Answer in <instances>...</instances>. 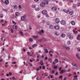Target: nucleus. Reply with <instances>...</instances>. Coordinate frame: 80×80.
Wrapping results in <instances>:
<instances>
[{
	"label": "nucleus",
	"mask_w": 80,
	"mask_h": 80,
	"mask_svg": "<svg viewBox=\"0 0 80 80\" xmlns=\"http://www.w3.org/2000/svg\"><path fill=\"white\" fill-rule=\"evenodd\" d=\"M45 4H48V2L47 1H44L40 4V5L41 7H45Z\"/></svg>",
	"instance_id": "1"
},
{
	"label": "nucleus",
	"mask_w": 80,
	"mask_h": 80,
	"mask_svg": "<svg viewBox=\"0 0 80 80\" xmlns=\"http://www.w3.org/2000/svg\"><path fill=\"white\" fill-rule=\"evenodd\" d=\"M63 11L64 12H65V13H69L70 15H73V11H72L70 12V11H69V10H64Z\"/></svg>",
	"instance_id": "2"
},
{
	"label": "nucleus",
	"mask_w": 80,
	"mask_h": 80,
	"mask_svg": "<svg viewBox=\"0 0 80 80\" xmlns=\"http://www.w3.org/2000/svg\"><path fill=\"white\" fill-rule=\"evenodd\" d=\"M26 17L25 16H22L21 17V21H25L26 20Z\"/></svg>",
	"instance_id": "3"
},
{
	"label": "nucleus",
	"mask_w": 80,
	"mask_h": 80,
	"mask_svg": "<svg viewBox=\"0 0 80 80\" xmlns=\"http://www.w3.org/2000/svg\"><path fill=\"white\" fill-rule=\"evenodd\" d=\"M42 13L44 15H45L47 13V11L46 10H43L42 11Z\"/></svg>",
	"instance_id": "4"
},
{
	"label": "nucleus",
	"mask_w": 80,
	"mask_h": 80,
	"mask_svg": "<svg viewBox=\"0 0 80 80\" xmlns=\"http://www.w3.org/2000/svg\"><path fill=\"white\" fill-rule=\"evenodd\" d=\"M63 47L64 48H65L66 50H68V51L69 50H70V48H69V47H67L65 46H64Z\"/></svg>",
	"instance_id": "5"
},
{
	"label": "nucleus",
	"mask_w": 80,
	"mask_h": 80,
	"mask_svg": "<svg viewBox=\"0 0 80 80\" xmlns=\"http://www.w3.org/2000/svg\"><path fill=\"white\" fill-rule=\"evenodd\" d=\"M49 55L51 56V57H53V52L51 51H49Z\"/></svg>",
	"instance_id": "6"
},
{
	"label": "nucleus",
	"mask_w": 80,
	"mask_h": 80,
	"mask_svg": "<svg viewBox=\"0 0 80 80\" xmlns=\"http://www.w3.org/2000/svg\"><path fill=\"white\" fill-rule=\"evenodd\" d=\"M68 36L69 39H70L71 40L73 39V37L72 35H70L69 34H68Z\"/></svg>",
	"instance_id": "7"
},
{
	"label": "nucleus",
	"mask_w": 80,
	"mask_h": 80,
	"mask_svg": "<svg viewBox=\"0 0 80 80\" xmlns=\"http://www.w3.org/2000/svg\"><path fill=\"white\" fill-rule=\"evenodd\" d=\"M61 23L62 25H64L65 24V21L64 20H62L61 22Z\"/></svg>",
	"instance_id": "8"
},
{
	"label": "nucleus",
	"mask_w": 80,
	"mask_h": 80,
	"mask_svg": "<svg viewBox=\"0 0 80 80\" xmlns=\"http://www.w3.org/2000/svg\"><path fill=\"white\" fill-rule=\"evenodd\" d=\"M44 51L45 53H48V49H46V48H45L44 49Z\"/></svg>",
	"instance_id": "9"
},
{
	"label": "nucleus",
	"mask_w": 80,
	"mask_h": 80,
	"mask_svg": "<svg viewBox=\"0 0 80 80\" xmlns=\"http://www.w3.org/2000/svg\"><path fill=\"white\" fill-rule=\"evenodd\" d=\"M19 35H21V36H23V32L21 31H19Z\"/></svg>",
	"instance_id": "10"
},
{
	"label": "nucleus",
	"mask_w": 80,
	"mask_h": 80,
	"mask_svg": "<svg viewBox=\"0 0 80 80\" xmlns=\"http://www.w3.org/2000/svg\"><path fill=\"white\" fill-rule=\"evenodd\" d=\"M32 38L34 39H37V38H38V36H33Z\"/></svg>",
	"instance_id": "11"
},
{
	"label": "nucleus",
	"mask_w": 80,
	"mask_h": 80,
	"mask_svg": "<svg viewBox=\"0 0 80 80\" xmlns=\"http://www.w3.org/2000/svg\"><path fill=\"white\" fill-rule=\"evenodd\" d=\"M5 3L6 5H8L9 4V1L8 0H5Z\"/></svg>",
	"instance_id": "12"
},
{
	"label": "nucleus",
	"mask_w": 80,
	"mask_h": 80,
	"mask_svg": "<svg viewBox=\"0 0 80 80\" xmlns=\"http://www.w3.org/2000/svg\"><path fill=\"white\" fill-rule=\"evenodd\" d=\"M41 69H42V66H41L38 67L37 68L36 70H37V71H39Z\"/></svg>",
	"instance_id": "13"
},
{
	"label": "nucleus",
	"mask_w": 80,
	"mask_h": 80,
	"mask_svg": "<svg viewBox=\"0 0 80 80\" xmlns=\"http://www.w3.org/2000/svg\"><path fill=\"white\" fill-rule=\"evenodd\" d=\"M43 30H40L38 32V33H39V34H40V35H41V34H42V33H43Z\"/></svg>",
	"instance_id": "14"
},
{
	"label": "nucleus",
	"mask_w": 80,
	"mask_h": 80,
	"mask_svg": "<svg viewBox=\"0 0 80 80\" xmlns=\"http://www.w3.org/2000/svg\"><path fill=\"white\" fill-rule=\"evenodd\" d=\"M52 10L53 11H54V10H55V11H57V8L55 7H53L52 8Z\"/></svg>",
	"instance_id": "15"
},
{
	"label": "nucleus",
	"mask_w": 80,
	"mask_h": 80,
	"mask_svg": "<svg viewBox=\"0 0 80 80\" xmlns=\"http://www.w3.org/2000/svg\"><path fill=\"white\" fill-rule=\"evenodd\" d=\"M55 22L57 23H58L59 22H60V20L56 18L55 20Z\"/></svg>",
	"instance_id": "16"
},
{
	"label": "nucleus",
	"mask_w": 80,
	"mask_h": 80,
	"mask_svg": "<svg viewBox=\"0 0 80 80\" xmlns=\"http://www.w3.org/2000/svg\"><path fill=\"white\" fill-rule=\"evenodd\" d=\"M74 78L73 79V80H78V78H77V77H78V76L77 75L75 76H74Z\"/></svg>",
	"instance_id": "17"
},
{
	"label": "nucleus",
	"mask_w": 80,
	"mask_h": 80,
	"mask_svg": "<svg viewBox=\"0 0 80 80\" xmlns=\"http://www.w3.org/2000/svg\"><path fill=\"white\" fill-rule=\"evenodd\" d=\"M55 30H58L59 29V26H56L54 27Z\"/></svg>",
	"instance_id": "18"
},
{
	"label": "nucleus",
	"mask_w": 80,
	"mask_h": 80,
	"mask_svg": "<svg viewBox=\"0 0 80 80\" xmlns=\"http://www.w3.org/2000/svg\"><path fill=\"white\" fill-rule=\"evenodd\" d=\"M76 57L79 59V60H80V57H79V54L78 53H77L76 55Z\"/></svg>",
	"instance_id": "19"
},
{
	"label": "nucleus",
	"mask_w": 80,
	"mask_h": 80,
	"mask_svg": "<svg viewBox=\"0 0 80 80\" xmlns=\"http://www.w3.org/2000/svg\"><path fill=\"white\" fill-rule=\"evenodd\" d=\"M78 31L74 30L73 31V33H74V34H78Z\"/></svg>",
	"instance_id": "20"
},
{
	"label": "nucleus",
	"mask_w": 80,
	"mask_h": 80,
	"mask_svg": "<svg viewBox=\"0 0 80 80\" xmlns=\"http://www.w3.org/2000/svg\"><path fill=\"white\" fill-rule=\"evenodd\" d=\"M13 28L14 29H15V30H17V28H18V27L15 25H14L13 26Z\"/></svg>",
	"instance_id": "21"
},
{
	"label": "nucleus",
	"mask_w": 80,
	"mask_h": 80,
	"mask_svg": "<svg viewBox=\"0 0 80 80\" xmlns=\"http://www.w3.org/2000/svg\"><path fill=\"white\" fill-rule=\"evenodd\" d=\"M71 23L72 25H75V22L74 21H72L71 22Z\"/></svg>",
	"instance_id": "22"
},
{
	"label": "nucleus",
	"mask_w": 80,
	"mask_h": 80,
	"mask_svg": "<svg viewBox=\"0 0 80 80\" xmlns=\"http://www.w3.org/2000/svg\"><path fill=\"white\" fill-rule=\"evenodd\" d=\"M77 39L78 40H80V35H78L77 37Z\"/></svg>",
	"instance_id": "23"
},
{
	"label": "nucleus",
	"mask_w": 80,
	"mask_h": 80,
	"mask_svg": "<svg viewBox=\"0 0 80 80\" xmlns=\"http://www.w3.org/2000/svg\"><path fill=\"white\" fill-rule=\"evenodd\" d=\"M61 37L62 38H64L65 37V34H64L62 33L61 35Z\"/></svg>",
	"instance_id": "24"
},
{
	"label": "nucleus",
	"mask_w": 80,
	"mask_h": 80,
	"mask_svg": "<svg viewBox=\"0 0 80 80\" xmlns=\"http://www.w3.org/2000/svg\"><path fill=\"white\" fill-rule=\"evenodd\" d=\"M15 15L16 16H19V15H20V13L18 12H16L15 13Z\"/></svg>",
	"instance_id": "25"
},
{
	"label": "nucleus",
	"mask_w": 80,
	"mask_h": 80,
	"mask_svg": "<svg viewBox=\"0 0 80 80\" xmlns=\"http://www.w3.org/2000/svg\"><path fill=\"white\" fill-rule=\"evenodd\" d=\"M72 65H73V66H74V67H77V66H78L75 63L73 62L72 63Z\"/></svg>",
	"instance_id": "26"
},
{
	"label": "nucleus",
	"mask_w": 80,
	"mask_h": 80,
	"mask_svg": "<svg viewBox=\"0 0 80 80\" xmlns=\"http://www.w3.org/2000/svg\"><path fill=\"white\" fill-rule=\"evenodd\" d=\"M36 11H39L40 10V9L38 8H36L35 9Z\"/></svg>",
	"instance_id": "27"
},
{
	"label": "nucleus",
	"mask_w": 80,
	"mask_h": 80,
	"mask_svg": "<svg viewBox=\"0 0 80 80\" xmlns=\"http://www.w3.org/2000/svg\"><path fill=\"white\" fill-rule=\"evenodd\" d=\"M49 28L51 29H53V26L52 25H50L49 26Z\"/></svg>",
	"instance_id": "28"
},
{
	"label": "nucleus",
	"mask_w": 80,
	"mask_h": 80,
	"mask_svg": "<svg viewBox=\"0 0 80 80\" xmlns=\"http://www.w3.org/2000/svg\"><path fill=\"white\" fill-rule=\"evenodd\" d=\"M32 8H35L36 7V5H32L31 6Z\"/></svg>",
	"instance_id": "29"
},
{
	"label": "nucleus",
	"mask_w": 80,
	"mask_h": 80,
	"mask_svg": "<svg viewBox=\"0 0 80 80\" xmlns=\"http://www.w3.org/2000/svg\"><path fill=\"white\" fill-rule=\"evenodd\" d=\"M54 62L55 63H58V60L57 59H56L54 60Z\"/></svg>",
	"instance_id": "30"
},
{
	"label": "nucleus",
	"mask_w": 80,
	"mask_h": 80,
	"mask_svg": "<svg viewBox=\"0 0 80 80\" xmlns=\"http://www.w3.org/2000/svg\"><path fill=\"white\" fill-rule=\"evenodd\" d=\"M37 46V44H34L32 46V47L33 48H34V47H36Z\"/></svg>",
	"instance_id": "31"
},
{
	"label": "nucleus",
	"mask_w": 80,
	"mask_h": 80,
	"mask_svg": "<svg viewBox=\"0 0 80 80\" xmlns=\"http://www.w3.org/2000/svg\"><path fill=\"white\" fill-rule=\"evenodd\" d=\"M55 35H57V36L59 35V34H58V33L57 32H55Z\"/></svg>",
	"instance_id": "32"
},
{
	"label": "nucleus",
	"mask_w": 80,
	"mask_h": 80,
	"mask_svg": "<svg viewBox=\"0 0 80 80\" xmlns=\"http://www.w3.org/2000/svg\"><path fill=\"white\" fill-rule=\"evenodd\" d=\"M29 40L31 42H33V39H32V38H30L29 39Z\"/></svg>",
	"instance_id": "33"
},
{
	"label": "nucleus",
	"mask_w": 80,
	"mask_h": 80,
	"mask_svg": "<svg viewBox=\"0 0 80 80\" xmlns=\"http://www.w3.org/2000/svg\"><path fill=\"white\" fill-rule=\"evenodd\" d=\"M50 78H53V76L52 75H50L49 76H48V78H50Z\"/></svg>",
	"instance_id": "34"
},
{
	"label": "nucleus",
	"mask_w": 80,
	"mask_h": 80,
	"mask_svg": "<svg viewBox=\"0 0 80 80\" xmlns=\"http://www.w3.org/2000/svg\"><path fill=\"white\" fill-rule=\"evenodd\" d=\"M76 68L75 67H73L72 68L73 69V70H75V69H78V66H76Z\"/></svg>",
	"instance_id": "35"
},
{
	"label": "nucleus",
	"mask_w": 80,
	"mask_h": 80,
	"mask_svg": "<svg viewBox=\"0 0 80 80\" xmlns=\"http://www.w3.org/2000/svg\"><path fill=\"white\" fill-rule=\"evenodd\" d=\"M40 65H43V61H40Z\"/></svg>",
	"instance_id": "36"
},
{
	"label": "nucleus",
	"mask_w": 80,
	"mask_h": 80,
	"mask_svg": "<svg viewBox=\"0 0 80 80\" xmlns=\"http://www.w3.org/2000/svg\"><path fill=\"white\" fill-rule=\"evenodd\" d=\"M27 54H28V55H29V56H30V57H31V56H32V55H31V54H30L29 52H27Z\"/></svg>",
	"instance_id": "37"
},
{
	"label": "nucleus",
	"mask_w": 80,
	"mask_h": 80,
	"mask_svg": "<svg viewBox=\"0 0 80 80\" xmlns=\"http://www.w3.org/2000/svg\"><path fill=\"white\" fill-rule=\"evenodd\" d=\"M14 8H15V9H17V8H18V6H17V5L14 6Z\"/></svg>",
	"instance_id": "38"
},
{
	"label": "nucleus",
	"mask_w": 80,
	"mask_h": 80,
	"mask_svg": "<svg viewBox=\"0 0 80 80\" xmlns=\"http://www.w3.org/2000/svg\"><path fill=\"white\" fill-rule=\"evenodd\" d=\"M65 72V70H62L61 71L60 73H64Z\"/></svg>",
	"instance_id": "39"
},
{
	"label": "nucleus",
	"mask_w": 80,
	"mask_h": 80,
	"mask_svg": "<svg viewBox=\"0 0 80 80\" xmlns=\"http://www.w3.org/2000/svg\"><path fill=\"white\" fill-rule=\"evenodd\" d=\"M3 15L2 14H0V18H3Z\"/></svg>",
	"instance_id": "40"
},
{
	"label": "nucleus",
	"mask_w": 80,
	"mask_h": 80,
	"mask_svg": "<svg viewBox=\"0 0 80 80\" xmlns=\"http://www.w3.org/2000/svg\"><path fill=\"white\" fill-rule=\"evenodd\" d=\"M2 10L3 11H5V12H7V11H8V9H3Z\"/></svg>",
	"instance_id": "41"
},
{
	"label": "nucleus",
	"mask_w": 80,
	"mask_h": 80,
	"mask_svg": "<svg viewBox=\"0 0 80 80\" xmlns=\"http://www.w3.org/2000/svg\"><path fill=\"white\" fill-rule=\"evenodd\" d=\"M28 28L30 30H32V27L30 26H29L28 27Z\"/></svg>",
	"instance_id": "42"
},
{
	"label": "nucleus",
	"mask_w": 80,
	"mask_h": 80,
	"mask_svg": "<svg viewBox=\"0 0 80 80\" xmlns=\"http://www.w3.org/2000/svg\"><path fill=\"white\" fill-rule=\"evenodd\" d=\"M62 60H67L66 58L64 57H62Z\"/></svg>",
	"instance_id": "43"
},
{
	"label": "nucleus",
	"mask_w": 80,
	"mask_h": 80,
	"mask_svg": "<svg viewBox=\"0 0 80 80\" xmlns=\"http://www.w3.org/2000/svg\"><path fill=\"white\" fill-rule=\"evenodd\" d=\"M9 75H10V76H12V73L11 72L9 73Z\"/></svg>",
	"instance_id": "44"
},
{
	"label": "nucleus",
	"mask_w": 80,
	"mask_h": 80,
	"mask_svg": "<svg viewBox=\"0 0 80 80\" xmlns=\"http://www.w3.org/2000/svg\"><path fill=\"white\" fill-rule=\"evenodd\" d=\"M68 1L70 2H73V0H67Z\"/></svg>",
	"instance_id": "45"
},
{
	"label": "nucleus",
	"mask_w": 80,
	"mask_h": 80,
	"mask_svg": "<svg viewBox=\"0 0 80 80\" xmlns=\"http://www.w3.org/2000/svg\"><path fill=\"white\" fill-rule=\"evenodd\" d=\"M38 41L39 42H42V39H38Z\"/></svg>",
	"instance_id": "46"
},
{
	"label": "nucleus",
	"mask_w": 80,
	"mask_h": 80,
	"mask_svg": "<svg viewBox=\"0 0 80 80\" xmlns=\"http://www.w3.org/2000/svg\"><path fill=\"white\" fill-rule=\"evenodd\" d=\"M77 50H78V52H80V48H77Z\"/></svg>",
	"instance_id": "47"
},
{
	"label": "nucleus",
	"mask_w": 80,
	"mask_h": 80,
	"mask_svg": "<svg viewBox=\"0 0 80 80\" xmlns=\"http://www.w3.org/2000/svg\"><path fill=\"white\" fill-rule=\"evenodd\" d=\"M12 78L13 80H17V79H16V78H15V77H13Z\"/></svg>",
	"instance_id": "48"
},
{
	"label": "nucleus",
	"mask_w": 80,
	"mask_h": 80,
	"mask_svg": "<svg viewBox=\"0 0 80 80\" xmlns=\"http://www.w3.org/2000/svg\"><path fill=\"white\" fill-rule=\"evenodd\" d=\"M58 67V66H54V69H56Z\"/></svg>",
	"instance_id": "49"
},
{
	"label": "nucleus",
	"mask_w": 80,
	"mask_h": 80,
	"mask_svg": "<svg viewBox=\"0 0 80 80\" xmlns=\"http://www.w3.org/2000/svg\"><path fill=\"white\" fill-rule=\"evenodd\" d=\"M2 59H1L0 60V65H1V63H2Z\"/></svg>",
	"instance_id": "50"
},
{
	"label": "nucleus",
	"mask_w": 80,
	"mask_h": 80,
	"mask_svg": "<svg viewBox=\"0 0 80 80\" xmlns=\"http://www.w3.org/2000/svg\"><path fill=\"white\" fill-rule=\"evenodd\" d=\"M12 23H13V24H15V25H16V24H17V23L15 22H14L13 21H12Z\"/></svg>",
	"instance_id": "51"
},
{
	"label": "nucleus",
	"mask_w": 80,
	"mask_h": 80,
	"mask_svg": "<svg viewBox=\"0 0 80 80\" xmlns=\"http://www.w3.org/2000/svg\"><path fill=\"white\" fill-rule=\"evenodd\" d=\"M68 44L69 45H70V41H68Z\"/></svg>",
	"instance_id": "52"
},
{
	"label": "nucleus",
	"mask_w": 80,
	"mask_h": 80,
	"mask_svg": "<svg viewBox=\"0 0 80 80\" xmlns=\"http://www.w3.org/2000/svg\"><path fill=\"white\" fill-rule=\"evenodd\" d=\"M42 23H45V21L44 20H43L42 21Z\"/></svg>",
	"instance_id": "53"
},
{
	"label": "nucleus",
	"mask_w": 80,
	"mask_h": 80,
	"mask_svg": "<svg viewBox=\"0 0 80 80\" xmlns=\"http://www.w3.org/2000/svg\"><path fill=\"white\" fill-rule=\"evenodd\" d=\"M12 63L13 64H16V63H17V62H12Z\"/></svg>",
	"instance_id": "54"
},
{
	"label": "nucleus",
	"mask_w": 80,
	"mask_h": 80,
	"mask_svg": "<svg viewBox=\"0 0 80 80\" xmlns=\"http://www.w3.org/2000/svg\"><path fill=\"white\" fill-rule=\"evenodd\" d=\"M46 17H47V18L49 17V16H48V14H46Z\"/></svg>",
	"instance_id": "55"
},
{
	"label": "nucleus",
	"mask_w": 80,
	"mask_h": 80,
	"mask_svg": "<svg viewBox=\"0 0 80 80\" xmlns=\"http://www.w3.org/2000/svg\"><path fill=\"white\" fill-rule=\"evenodd\" d=\"M18 7L19 8H20V9H21L22 8V7H21V5H19Z\"/></svg>",
	"instance_id": "56"
},
{
	"label": "nucleus",
	"mask_w": 80,
	"mask_h": 80,
	"mask_svg": "<svg viewBox=\"0 0 80 80\" xmlns=\"http://www.w3.org/2000/svg\"><path fill=\"white\" fill-rule=\"evenodd\" d=\"M52 64L53 65H55V64H56V62H54V61H53L52 62Z\"/></svg>",
	"instance_id": "57"
},
{
	"label": "nucleus",
	"mask_w": 80,
	"mask_h": 80,
	"mask_svg": "<svg viewBox=\"0 0 80 80\" xmlns=\"http://www.w3.org/2000/svg\"><path fill=\"white\" fill-rule=\"evenodd\" d=\"M62 75L59 76V78H62Z\"/></svg>",
	"instance_id": "58"
},
{
	"label": "nucleus",
	"mask_w": 80,
	"mask_h": 80,
	"mask_svg": "<svg viewBox=\"0 0 80 80\" xmlns=\"http://www.w3.org/2000/svg\"><path fill=\"white\" fill-rule=\"evenodd\" d=\"M52 73H55V71L54 70L52 71Z\"/></svg>",
	"instance_id": "59"
},
{
	"label": "nucleus",
	"mask_w": 80,
	"mask_h": 80,
	"mask_svg": "<svg viewBox=\"0 0 80 80\" xmlns=\"http://www.w3.org/2000/svg\"><path fill=\"white\" fill-rule=\"evenodd\" d=\"M42 68L43 69V70H45V66H43L42 67Z\"/></svg>",
	"instance_id": "60"
},
{
	"label": "nucleus",
	"mask_w": 80,
	"mask_h": 80,
	"mask_svg": "<svg viewBox=\"0 0 80 80\" xmlns=\"http://www.w3.org/2000/svg\"><path fill=\"white\" fill-rule=\"evenodd\" d=\"M0 22H1L2 23H3V20H2L0 21Z\"/></svg>",
	"instance_id": "61"
},
{
	"label": "nucleus",
	"mask_w": 80,
	"mask_h": 80,
	"mask_svg": "<svg viewBox=\"0 0 80 80\" xmlns=\"http://www.w3.org/2000/svg\"><path fill=\"white\" fill-rule=\"evenodd\" d=\"M44 75H45V76H48V74H47L46 73H44Z\"/></svg>",
	"instance_id": "62"
},
{
	"label": "nucleus",
	"mask_w": 80,
	"mask_h": 80,
	"mask_svg": "<svg viewBox=\"0 0 80 80\" xmlns=\"http://www.w3.org/2000/svg\"><path fill=\"white\" fill-rule=\"evenodd\" d=\"M10 12H11V13H12V12H13V10L12 9H11L10 10Z\"/></svg>",
	"instance_id": "63"
},
{
	"label": "nucleus",
	"mask_w": 80,
	"mask_h": 80,
	"mask_svg": "<svg viewBox=\"0 0 80 80\" xmlns=\"http://www.w3.org/2000/svg\"><path fill=\"white\" fill-rule=\"evenodd\" d=\"M70 69H69L67 70V72H70Z\"/></svg>",
	"instance_id": "64"
}]
</instances>
